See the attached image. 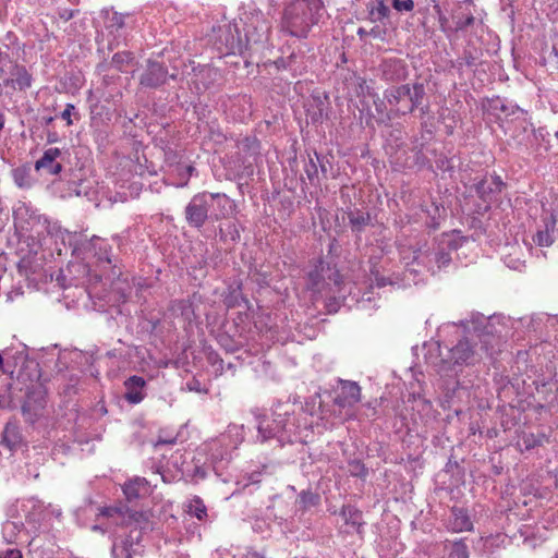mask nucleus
Instances as JSON below:
<instances>
[{
	"label": "nucleus",
	"instance_id": "23",
	"mask_svg": "<svg viewBox=\"0 0 558 558\" xmlns=\"http://www.w3.org/2000/svg\"><path fill=\"white\" fill-rule=\"evenodd\" d=\"M61 156V150L57 147L48 148L44 151L43 156L35 162L37 171L44 170L48 174L57 175L62 171V165L58 161Z\"/></svg>",
	"mask_w": 558,
	"mask_h": 558
},
{
	"label": "nucleus",
	"instance_id": "22",
	"mask_svg": "<svg viewBox=\"0 0 558 558\" xmlns=\"http://www.w3.org/2000/svg\"><path fill=\"white\" fill-rule=\"evenodd\" d=\"M219 77V71L208 65L194 69V77L192 80L193 88L197 94L211 88Z\"/></svg>",
	"mask_w": 558,
	"mask_h": 558
},
{
	"label": "nucleus",
	"instance_id": "32",
	"mask_svg": "<svg viewBox=\"0 0 558 558\" xmlns=\"http://www.w3.org/2000/svg\"><path fill=\"white\" fill-rule=\"evenodd\" d=\"M12 178L20 189H31L34 184L32 168L29 165H23L13 169Z\"/></svg>",
	"mask_w": 558,
	"mask_h": 558
},
{
	"label": "nucleus",
	"instance_id": "11",
	"mask_svg": "<svg viewBox=\"0 0 558 558\" xmlns=\"http://www.w3.org/2000/svg\"><path fill=\"white\" fill-rule=\"evenodd\" d=\"M143 532L133 529L129 534L114 539L111 556L112 558H134L142 555L144 545L142 544Z\"/></svg>",
	"mask_w": 558,
	"mask_h": 558
},
{
	"label": "nucleus",
	"instance_id": "16",
	"mask_svg": "<svg viewBox=\"0 0 558 558\" xmlns=\"http://www.w3.org/2000/svg\"><path fill=\"white\" fill-rule=\"evenodd\" d=\"M100 15L104 19L105 29L108 32V35L113 37V40L108 46L112 50L119 46L120 31L125 27V19L130 16L129 14L124 15L109 9H104Z\"/></svg>",
	"mask_w": 558,
	"mask_h": 558
},
{
	"label": "nucleus",
	"instance_id": "30",
	"mask_svg": "<svg viewBox=\"0 0 558 558\" xmlns=\"http://www.w3.org/2000/svg\"><path fill=\"white\" fill-rule=\"evenodd\" d=\"M340 515L347 525H351L357 533L362 532V512L357 508L352 505H344L341 508Z\"/></svg>",
	"mask_w": 558,
	"mask_h": 558
},
{
	"label": "nucleus",
	"instance_id": "12",
	"mask_svg": "<svg viewBox=\"0 0 558 558\" xmlns=\"http://www.w3.org/2000/svg\"><path fill=\"white\" fill-rule=\"evenodd\" d=\"M483 51L469 41L462 52L448 62V71H453L459 77H463L466 70L475 72L482 64Z\"/></svg>",
	"mask_w": 558,
	"mask_h": 558
},
{
	"label": "nucleus",
	"instance_id": "61",
	"mask_svg": "<svg viewBox=\"0 0 558 558\" xmlns=\"http://www.w3.org/2000/svg\"><path fill=\"white\" fill-rule=\"evenodd\" d=\"M427 163H428V159L421 151H417L416 153V165H418L420 167H424Z\"/></svg>",
	"mask_w": 558,
	"mask_h": 558
},
{
	"label": "nucleus",
	"instance_id": "5",
	"mask_svg": "<svg viewBox=\"0 0 558 558\" xmlns=\"http://www.w3.org/2000/svg\"><path fill=\"white\" fill-rule=\"evenodd\" d=\"M293 405L288 402H277L271 408L270 415L257 417V441L264 444L276 440L280 447L293 441L296 434Z\"/></svg>",
	"mask_w": 558,
	"mask_h": 558
},
{
	"label": "nucleus",
	"instance_id": "13",
	"mask_svg": "<svg viewBox=\"0 0 558 558\" xmlns=\"http://www.w3.org/2000/svg\"><path fill=\"white\" fill-rule=\"evenodd\" d=\"M168 77L175 80L177 75H169L163 63L149 59L140 76V84L145 88H158L167 83Z\"/></svg>",
	"mask_w": 558,
	"mask_h": 558
},
{
	"label": "nucleus",
	"instance_id": "52",
	"mask_svg": "<svg viewBox=\"0 0 558 558\" xmlns=\"http://www.w3.org/2000/svg\"><path fill=\"white\" fill-rule=\"evenodd\" d=\"M208 361L213 364V365H219L218 369L222 371L223 367H222V363L223 361L219 357V355L216 353V352H210L208 354Z\"/></svg>",
	"mask_w": 558,
	"mask_h": 558
},
{
	"label": "nucleus",
	"instance_id": "1",
	"mask_svg": "<svg viewBox=\"0 0 558 558\" xmlns=\"http://www.w3.org/2000/svg\"><path fill=\"white\" fill-rule=\"evenodd\" d=\"M60 232L62 243L71 248L74 257L82 260H93L100 268L99 274L89 275L90 280L100 281L106 276L107 270H111L112 278L121 275L117 265L118 259L112 254V246L108 240L97 235L87 239L85 234L78 232Z\"/></svg>",
	"mask_w": 558,
	"mask_h": 558
},
{
	"label": "nucleus",
	"instance_id": "9",
	"mask_svg": "<svg viewBox=\"0 0 558 558\" xmlns=\"http://www.w3.org/2000/svg\"><path fill=\"white\" fill-rule=\"evenodd\" d=\"M14 223L17 228L26 232H35L41 235L44 232L61 240V232L64 231L57 223H51L47 217L40 215L38 210L27 202H17L13 207Z\"/></svg>",
	"mask_w": 558,
	"mask_h": 558
},
{
	"label": "nucleus",
	"instance_id": "55",
	"mask_svg": "<svg viewBox=\"0 0 558 558\" xmlns=\"http://www.w3.org/2000/svg\"><path fill=\"white\" fill-rule=\"evenodd\" d=\"M274 64L278 70H288V57L277 59Z\"/></svg>",
	"mask_w": 558,
	"mask_h": 558
},
{
	"label": "nucleus",
	"instance_id": "15",
	"mask_svg": "<svg viewBox=\"0 0 558 558\" xmlns=\"http://www.w3.org/2000/svg\"><path fill=\"white\" fill-rule=\"evenodd\" d=\"M46 405L45 392L41 388L29 390L22 405V414L26 422L35 423Z\"/></svg>",
	"mask_w": 558,
	"mask_h": 558
},
{
	"label": "nucleus",
	"instance_id": "8",
	"mask_svg": "<svg viewBox=\"0 0 558 558\" xmlns=\"http://www.w3.org/2000/svg\"><path fill=\"white\" fill-rule=\"evenodd\" d=\"M464 242H468V239L457 231L444 233L427 251L415 256V259L424 264L435 275L450 266L452 263L451 254L457 252Z\"/></svg>",
	"mask_w": 558,
	"mask_h": 558
},
{
	"label": "nucleus",
	"instance_id": "46",
	"mask_svg": "<svg viewBox=\"0 0 558 558\" xmlns=\"http://www.w3.org/2000/svg\"><path fill=\"white\" fill-rule=\"evenodd\" d=\"M263 472L254 471L246 476L243 477L242 481L238 482V484H242L243 488H246L251 485H257L262 482Z\"/></svg>",
	"mask_w": 558,
	"mask_h": 558
},
{
	"label": "nucleus",
	"instance_id": "62",
	"mask_svg": "<svg viewBox=\"0 0 558 558\" xmlns=\"http://www.w3.org/2000/svg\"><path fill=\"white\" fill-rule=\"evenodd\" d=\"M457 325L454 323H448V324H444L439 330H438V336L441 337L442 333L447 332L449 329H453L456 328Z\"/></svg>",
	"mask_w": 558,
	"mask_h": 558
},
{
	"label": "nucleus",
	"instance_id": "7",
	"mask_svg": "<svg viewBox=\"0 0 558 558\" xmlns=\"http://www.w3.org/2000/svg\"><path fill=\"white\" fill-rule=\"evenodd\" d=\"M425 87L422 83L402 84L392 86L384 92V98L391 107L390 113L386 114V119L390 121L393 117L405 116L420 109L421 114L428 112V107H422L425 97Z\"/></svg>",
	"mask_w": 558,
	"mask_h": 558
},
{
	"label": "nucleus",
	"instance_id": "39",
	"mask_svg": "<svg viewBox=\"0 0 558 558\" xmlns=\"http://www.w3.org/2000/svg\"><path fill=\"white\" fill-rule=\"evenodd\" d=\"M306 68L305 56L303 53L292 52L288 57V71H290L293 76L302 75Z\"/></svg>",
	"mask_w": 558,
	"mask_h": 558
},
{
	"label": "nucleus",
	"instance_id": "29",
	"mask_svg": "<svg viewBox=\"0 0 558 558\" xmlns=\"http://www.w3.org/2000/svg\"><path fill=\"white\" fill-rule=\"evenodd\" d=\"M347 215L353 232L360 233L371 223L369 214L361 209H350Z\"/></svg>",
	"mask_w": 558,
	"mask_h": 558
},
{
	"label": "nucleus",
	"instance_id": "3",
	"mask_svg": "<svg viewBox=\"0 0 558 558\" xmlns=\"http://www.w3.org/2000/svg\"><path fill=\"white\" fill-rule=\"evenodd\" d=\"M235 203L225 193L195 194L184 209L187 225L201 230L208 220L219 221L235 213Z\"/></svg>",
	"mask_w": 558,
	"mask_h": 558
},
{
	"label": "nucleus",
	"instance_id": "53",
	"mask_svg": "<svg viewBox=\"0 0 558 558\" xmlns=\"http://www.w3.org/2000/svg\"><path fill=\"white\" fill-rule=\"evenodd\" d=\"M228 230H229V235H230V239L235 242L240 239V232L236 228V226L234 223H229L228 225Z\"/></svg>",
	"mask_w": 558,
	"mask_h": 558
},
{
	"label": "nucleus",
	"instance_id": "57",
	"mask_svg": "<svg viewBox=\"0 0 558 558\" xmlns=\"http://www.w3.org/2000/svg\"><path fill=\"white\" fill-rule=\"evenodd\" d=\"M120 509L117 507H106L101 509V514L106 517H112L116 513H119Z\"/></svg>",
	"mask_w": 558,
	"mask_h": 558
},
{
	"label": "nucleus",
	"instance_id": "35",
	"mask_svg": "<svg viewBox=\"0 0 558 558\" xmlns=\"http://www.w3.org/2000/svg\"><path fill=\"white\" fill-rule=\"evenodd\" d=\"M22 441V436L19 427L15 424L8 423L3 430V442L11 450L16 449Z\"/></svg>",
	"mask_w": 558,
	"mask_h": 558
},
{
	"label": "nucleus",
	"instance_id": "49",
	"mask_svg": "<svg viewBox=\"0 0 558 558\" xmlns=\"http://www.w3.org/2000/svg\"><path fill=\"white\" fill-rule=\"evenodd\" d=\"M75 112V106L73 104H66L64 110L61 112L60 117L61 119L66 121V125H72V114Z\"/></svg>",
	"mask_w": 558,
	"mask_h": 558
},
{
	"label": "nucleus",
	"instance_id": "19",
	"mask_svg": "<svg viewBox=\"0 0 558 558\" xmlns=\"http://www.w3.org/2000/svg\"><path fill=\"white\" fill-rule=\"evenodd\" d=\"M361 400V387L356 381L339 379V390L333 402L339 408L353 407Z\"/></svg>",
	"mask_w": 558,
	"mask_h": 558
},
{
	"label": "nucleus",
	"instance_id": "31",
	"mask_svg": "<svg viewBox=\"0 0 558 558\" xmlns=\"http://www.w3.org/2000/svg\"><path fill=\"white\" fill-rule=\"evenodd\" d=\"M490 108L495 111H500L505 113L506 118L509 117H519L520 114H525V111L521 109L518 105L513 102L506 101L500 97H496L490 101Z\"/></svg>",
	"mask_w": 558,
	"mask_h": 558
},
{
	"label": "nucleus",
	"instance_id": "40",
	"mask_svg": "<svg viewBox=\"0 0 558 558\" xmlns=\"http://www.w3.org/2000/svg\"><path fill=\"white\" fill-rule=\"evenodd\" d=\"M320 497L318 494L313 493L312 490H302L296 499L298 505L302 510H307L312 507H315L319 504Z\"/></svg>",
	"mask_w": 558,
	"mask_h": 558
},
{
	"label": "nucleus",
	"instance_id": "58",
	"mask_svg": "<svg viewBox=\"0 0 558 558\" xmlns=\"http://www.w3.org/2000/svg\"><path fill=\"white\" fill-rule=\"evenodd\" d=\"M186 385H187L189 390H191V391H196V392L203 391L201 388V383L196 379L189 381Z\"/></svg>",
	"mask_w": 558,
	"mask_h": 558
},
{
	"label": "nucleus",
	"instance_id": "28",
	"mask_svg": "<svg viewBox=\"0 0 558 558\" xmlns=\"http://www.w3.org/2000/svg\"><path fill=\"white\" fill-rule=\"evenodd\" d=\"M326 268L320 265L307 275V288L315 293H325Z\"/></svg>",
	"mask_w": 558,
	"mask_h": 558
},
{
	"label": "nucleus",
	"instance_id": "63",
	"mask_svg": "<svg viewBox=\"0 0 558 558\" xmlns=\"http://www.w3.org/2000/svg\"><path fill=\"white\" fill-rule=\"evenodd\" d=\"M118 78H119V76H114V75H104L102 84L106 86H109L111 84H114Z\"/></svg>",
	"mask_w": 558,
	"mask_h": 558
},
{
	"label": "nucleus",
	"instance_id": "24",
	"mask_svg": "<svg viewBox=\"0 0 558 558\" xmlns=\"http://www.w3.org/2000/svg\"><path fill=\"white\" fill-rule=\"evenodd\" d=\"M146 381L143 377L133 375L124 381V399L131 404H137L146 397Z\"/></svg>",
	"mask_w": 558,
	"mask_h": 558
},
{
	"label": "nucleus",
	"instance_id": "64",
	"mask_svg": "<svg viewBox=\"0 0 558 558\" xmlns=\"http://www.w3.org/2000/svg\"><path fill=\"white\" fill-rule=\"evenodd\" d=\"M265 556L257 553V551H254L252 549H248L244 555H243V558H264Z\"/></svg>",
	"mask_w": 558,
	"mask_h": 558
},
{
	"label": "nucleus",
	"instance_id": "50",
	"mask_svg": "<svg viewBox=\"0 0 558 558\" xmlns=\"http://www.w3.org/2000/svg\"><path fill=\"white\" fill-rule=\"evenodd\" d=\"M353 470H351V474L354 476L364 477L367 474V469L365 465L359 461L352 464Z\"/></svg>",
	"mask_w": 558,
	"mask_h": 558
},
{
	"label": "nucleus",
	"instance_id": "17",
	"mask_svg": "<svg viewBox=\"0 0 558 558\" xmlns=\"http://www.w3.org/2000/svg\"><path fill=\"white\" fill-rule=\"evenodd\" d=\"M506 183L501 177L494 174L490 178L485 177L474 184L477 196L485 203H492L497 199Z\"/></svg>",
	"mask_w": 558,
	"mask_h": 558
},
{
	"label": "nucleus",
	"instance_id": "51",
	"mask_svg": "<svg viewBox=\"0 0 558 558\" xmlns=\"http://www.w3.org/2000/svg\"><path fill=\"white\" fill-rule=\"evenodd\" d=\"M473 22H474V16L472 14H470L463 21L462 20L457 21L456 29L458 31V29L466 28L468 26L472 25Z\"/></svg>",
	"mask_w": 558,
	"mask_h": 558
},
{
	"label": "nucleus",
	"instance_id": "44",
	"mask_svg": "<svg viewBox=\"0 0 558 558\" xmlns=\"http://www.w3.org/2000/svg\"><path fill=\"white\" fill-rule=\"evenodd\" d=\"M14 62L10 58V56L5 52L1 56V64H0V80L4 82V78H11V71L13 69Z\"/></svg>",
	"mask_w": 558,
	"mask_h": 558
},
{
	"label": "nucleus",
	"instance_id": "25",
	"mask_svg": "<svg viewBox=\"0 0 558 558\" xmlns=\"http://www.w3.org/2000/svg\"><path fill=\"white\" fill-rule=\"evenodd\" d=\"M448 527L452 532L457 533L472 531L473 522L468 513V510L462 507H452Z\"/></svg>",
	"mask_w": 558,
	"mask_h": 558
},
{
	"label": "nucleus",
	"instance_id": "59",
	"mask_svg": "<svg viewBox=\"0 0 558 558\" xmlns=\"http://www.w3.org/2000/svg\"><path fill=\"white\" fill-rule=\"evenodd\" d=\"M385 98L384 99H380L379 97H377L376 99H374V105H375V108H376V111L378 113H384V109H385Z\"/></svg>",
	"mask_w": 558,
	"mask_h": 558
},
{
	"label": "nucleus",
	"instance_id": "4",
	"mask_svg": "<svg viewBox=\"0 0 558 558\" xmlns=\"http://www.w3.org/2000/svg\"><path fill=\"white\" fill-rule=\"evenodd\" d=\"M425 360L440 376H457L463 366L476 361L473 345L462 339L453 347L441 345L440 342L430 344L425 353Z\"/></svg>",
	"mask_w": 558,
	"mask_h": 558
},
{
	"label": "nucleus",
	"instance_id": "47",
	"mask_svg": "<svg viewBox=\"0 0 558 558\" xmlns=\"http://www.w3.org/2000/svg\"><path fill=\"white\" fill-rule=\"evenodd\" d=\"M389 8L386 5L384 0H377L375 8L371 11L372 15L376 20L381 21L389 15Z\"/></svg>",
	"mask_w": 558,
	"mask_h": 558
},
{
	"label": "nucleus",
	"instance_id": "6",
	"mask_svg": "<svg viewBox=\"0 0 558 558\" xmlns=\"http://www.w3.org/2000/svg\"><path fill=\"white\" fill-rule=\"evenodd\" d=\"M324 12L322 0H294L283 10L280 29L296 38H306Z\"/></svg>",
	"mask_w": 558,
	"mask_h": 558
},
{
	"label": "nucleus",
	"instance_id": "21",
	"mask_svg": "<svg viewBox=\"0 0 558 558\" xmlns=\"http://www.w3.org/2000/svg\"><path fill=\"white\" fill-rule=\"evenodd\" d=\"M123 494L129 502L149 496L153 492L150 483L141 476H135L122 486Z\"/></svg>",
	"mask_w": 558,
	"mask_h": 558
},
{
	"label": "nucleus",
	"instance_id": "45",
	"mask_svg": "<svg viewBox=\"0 0 558 558\" xmlns=\"http://www.w3.org/2000/svg\"><path fill=\"white\" fill-rule=\"evenodd\" d=\"M22 527H23L22 522L7 521L3 524V534H4L5 538L8 539V542L12 543L13 537L15 536V534L17 532H20L22 530Z\"/></svg>",
	"mask_w": 558,
	"mask_h": 558
},
{
	"label": "nucleus",
	"instance_id": "38",
	"mask_svg": "<svg viewBox=\"0 0 558 558\" xmlns=\"http://www.w3.org/2000/svg\"><path fill=\"white\" fill-rule=\"evenodd\" d=\"M342 282V277L340 272L336 268H331L329 266L326 267V281H325V293L340 292V284Z\"/></svg>",
	"mask_w": 558,
	"mask_h": 558
},
{
	"label": "nucleus",
	"instance_id": "20",
	"mask_svg": "<svg viewBox=\"0 0 558 558\" xmlns=\"http://www.w3.org/2000/svg\"><path fill=\"white\" fill-rule=\"evenodd\" d=\"M495 317H486L483 314L475 313L471 314L469 319L461 320L460 326L468 332H474L478 336L482 335H495L500 332L494 326Z\"/></svg>",
	"mask_w": 558,
	"mask_h": 558
},
{
	"label": "nucleus",
	"instance_id": "43",
	"mask_svg": "<svg viewBox=\"0 0 558 558\" xmlns=\"http://www.w3.org/2000/svg\"><path fill=\"white\" fill-rule=\"evenodd\" d=\"M448 558H469V548L462 541L454 542L448 553Z\"/></svg>",
	"mask_w": 558,
	"mask_h": 558
},
{
	"label": "nucleus",
	"instance_id": "14",
	"mask_svg": "<svg viewBox=\"0 0 558 558\" xmlns=\"http://www.w3.org/2000/svg\"><path fill=\"white\" fill-rule=\"evenodd\" d=\"M306 117L313 124H322L328 119L330 102L328 95L313 93L305 104Z\"/></svg>",
	"mask_w": 558,
	"mask_h": 558
},
{
	"label": "nucleus",
	"instance_id": "27",
	"mask_svg": "<svg viewBox=\"0 0 558 558\" xmlns=\"http://www.w3.org/2000/svg\"><path fill=\"white\" fill-rule=\"evenodd\" d=\"M506 542L507 535L504 533H496L481 537L482 551L487 556H492L499 549L504 548Z\"/></svg>",
	"mask_w": 558,
	"mask_h": 558
},
{
	"label": "nucleus",
	"instance_id": "36",
	"mask_svg": "<svg viewBox=\"0 0 558 558\" xmlns=\"http://www.w3.org/2000/svg\"><path fill=\"white\" fill-rule=\"evenodd\" d=\"M239 148L245 154L247 159H252L256 161L260 154V145L256 137H244L240 144Z\"/></svg>",
	"mask_w": 558,
	"mask_h": 558
},
{
	"label": "nucleus",
	"instance_id": "60",
	"mask_svg": "<svg viewBox=\"0 0 558 558\" xmlns=\"http://www.w3.org/2000/svg\"><path fill=\"white\" fill-rule=\"evenodd\" d=\"M4 558H23V556L19 549H9L7 550Z\"/></svg>",
	"mask_w": 558,
	"mask_h": 558
},
{
	"label": "nucleus",
	"instance_id": "37",
	"mask_svg": "<svg viewBox=\"0 0 558 558\" xmlns=\"http://www.w3.org/2000/svg\"><path fill=\"white\" fill-rule=\"evenodd\" d=\"M185 511L187 514L195 517L199 521H204L207 518V508L198 496H194L189 500Z\"/></svg>",
	"mask_w": 558,
	"mask_h": 558
},
{
	"label": "nucleus",
	"instance_id": "41",
	"mask_svg": "<svg viewBox=\"0 0 558 558\" xmlns=\"http://www.w3.org/2000/svg\"><path fill=\"white\" fill-rule=\"evenodd\" d=\"M133 53L130 51H120L113 54L111 64L118 70L123 71L126 65L133 61Z\"/></svg>",
	"mask_w": 558,
	"mask_h": 558
},
{
	"label": "nucleus",
	"instance_id": "56",
	"mask_svg": "<svg viewBox=\"0 0 558 558\" xmlns=\"http://www.w3.org/2000/svg\"><path fill=\"white\" fill-rule=\"evenodd\" d=\"M220 342L228 352H234L236 350V348L233 344H231L232 341L228 338L221 337Z\"/></svg>",
	"mask_w": 558,
	"mask_h": 558
},
{
	"label": "nucleus",
	"instance_id": "10",
	"mask_svg": "<svg viewBox=\"0 0 558 558\" xmlns=\"http://www.w3.org/2000/svg\"><path fill=\"white\" fill-rule=\"evenodd\" d=\"M244 436L243 425H229L223 434L206 444L208 459L214 465L229 462L232 458V452L238 449L244 440Z\"/></svg>",
	"mask_w": 558,
	"mask_h": 558
},
{
	"label": "nucleus",
	"instance_id": "26",
	"mask_svg": "<svg viewBox=\"0 0 558 558\" xmlns=\"http://www.w3.org/2000/svg\"><path fill=\"white\" fill-rule=\"evenodd\" d=\"M11 78H4V86L25 90L32 86L33 77L24 65L14 62L11 71Z\"/></svg>",
	"mask_w": 558,
	"mask_h": 558
},
{
	"label": "nucleus",
	"instance_id": "42",
	"mask_svg": "<svg viewBox=\"0 0 558 558\" xmlns=\"http://www.w3.org/2000/svg\"><path fill=\"white\" fill-rule=\"evenodd\" d=\"M304 171L312 185H317L319 183L318 166L313 157L308 158V161L304 166Z\"/></svg>",
	"mask_w": 558,
	"mask_h": 558
},
{
	"label": "nucleus",
	"instance_id": "34",
	"mask_svg": "<svg viewBox=\"0 0 558 558\" xmlns=\"http://www.w3.org/2000/svg\"><path fill=\"white\" fill-rule=\"evenodd\" d=\"M170 311L174 316H181L187 322H192V319L195 317L193 303L189 299L172 301Z\"/></svg>",
	"mask_w": 558,
	"mask_h": 558
},
{
	"label": "nucleus",
	"instance_id": "54",
	"mask_svg": "<svg viewBox=\"0 0 558 558\" xmlns=\"http://www.w3.org/2000/svg\"><path fill=\"white\" fill-rule=\"evenodd\" d=\"M436 14L438 16L440 28L444 32H446L447 31L448 19L446 17L444 10H440V12H436Z\"/></svg>",
	"mask_w": 558,
	"mask_h": 558
},
{
	"label": "nucleus",
	"instance_id": "33",
	"mask_svg": "<svg viewBox=\"0 0 558 558\" xmlns=\"http://www.w3.org/2000/svg\"><path fill=\"white\" fill-rule=\"evenodd\" d=\"M556 220L554 218L548 219L545 222V228L543 230H538L536 234L533 236V241L536 245L541 247H548L554 243V229H555Z\"/></svg>",
	"mask_w": 558,
	"mask_h": 558
},
{
	"label": "nucleus",
	"instance_id": "18",
	"mask_svg": "<svg viewBox=\"0 0 558 558\" xmlns=\"http://www.w3.org/2000/svg\"><path fill=\"white\" fill-rule=\"evenodd\" d=\"M378 71L381 80L387 82H401L408 76V65L404 60L399 58H386L384 59Z\"/></svg>",
	"mask_w": 558,
	"mask_h": 558
},
{
	"label": "nucleus",
	"instance_id": "48",
	"mask_svg": "<svg viewBox=\"0 0 558 558\" xmlns=\"http://www.w3.org/2000/svg\"><path fill=\"white\" fill-rule=\"evenodd\" d=\"M392 8L398 12H411L414 7V0H391Z\"/></svg>",
	"mask_w": 558,
	"mask_h": 558
},
{
	"label": "nucleus",
	"instance_id": "2",
	"mask_svg": "<svg viewBox=\"0 0 558 558\" xmlns=\"http://www.w3.org/2000/svg\"><path fill=\"white\" fill-rule=\"evenodd\" d=\"M244 37L238 24L228 25L225 32V45L227 54H241L250 44L265 43L269 39L271 19L260 10L250 8L240 17Z\"/></svg>",
	"mask_w": 558,
	"mask_h": 558
}]
</instances>
